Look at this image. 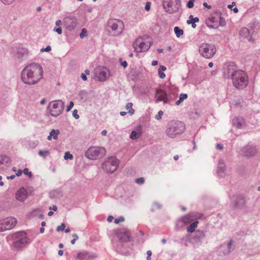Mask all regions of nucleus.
I'll use <instances>...</instances> for the list:
<instances>
[{"label":"nucleus","mask_w":260,"mask_h":260,"mask_svg":"<svg viewBox=\"0 0 260 260\" xmlns=\"http://www.w3.org/2000/svg\"><path fill=\"white\" fill-rule=\"evenodd\" d=\"M54 31L56 32L59 35L62 34V29L61 27H58V28H54Z\"/></svg>","instance_id":"obj_53"},{"label":"nucleus","mask_w":260,"mask_h":260,"mask_svg":"<svg viewBox=\"0 0 260 260\" xmlns=\"http://www.w3.org/2000/svg\"><path fill=\"white\" fill-rule=\"evenodd\" d=\"M108 26L113 32V36H117L120 35L124 29V23L119 19H112L108 22Z\"/></svg>","instance_id":"obj_8"},{"label":"nucleus","mask_w":260,"mask_h":260,"mask_svg":"<svg viewBox=\"0 0 260 260\" xmlns=\"http://www.w3.org/2000/svg\"><path fill=\"white\" fill-rule=\"evenodd\" d=\"M61 24H62V22H61V20H57L55 22V25L58 27H60V25H61Z\"/></svg>","instance_id":"obj_59"},{"label":"nucleus","mask_w":260,"mask_h":260,"mask_svg":"<svg viewBox=\"0 0 260 260\" xmlns=\"http://www.w3.org/2000/svg\"><path fill=\"white\" fill-rule=\"evenodd\" d=\"M144 179L143 177H140L136 179V182L138 184H143L144 183Z\"/></svg>","instance_id":"obj_41"},{"label":"nucleus","mask_w":260,"mask_h":260,"mask_svg":"<svg viewBox=\"0 0 260 260\" xmlns=\"http://www.w3.org/2000/svg\"><path fill=\"white\" fill-rule=\"evenodd\" d=\"M38 154L40 156L45 157L49 154V151L48 150H40Z\"/></svg>","instance_id":"obj_36"},{"label":"nucleus","mask_w":260,"mask_h":260,"mask_svg":"<svg viewBox=\"0 0 260 260\" xmlns=\"http://www.w3.org/2000/svg\"><path fill=\"white\" fill-rule=\"evenodd\" d=\"M239 34L241 37L247 39L249 41H253V39L252 38L253 31H251V30L249 29L247 27L242 28L240 30Z\"/></svg>","instance_id":"obj_23"},{"label":"nucleus","mask_w":260,"mask_h":260,"mask_svg":"<svg viewBox=\"0 0 260 260\" xmlns=\"http://www.w3.org/2000/svg\"><path fill=\"white\" fill-rule=\"evenodd\" d=\"M256 25H257V24L255 22L251 23L249 24V25H248L249 29L251 30V31H253V34L254 32V29L256 27Z\"/></svg>","instance_id":"obj_38"},{"label":"nucleus","mask_w":260,"mask_h":260,"mask_svg":"<svg viewBox=\"0 0 260 260\" xmlns=\"http://www.w3.org/2000/svg\"><path fill=\"white\" fill-rule=\"evenodd\" d=\"M59 134V131L58 129H52L50 132V135L53 137L54 140H57L58 139V136Z\"/></svg>","instance_id":"obj_32"},{"label":"nucleus","mask_w":260,"mask_h":260,"mask_svg":"<svg viewBox=\"0 0 260 260\" xmlns=\"http://www.w3.org/2000/svg\"><path fill=\"white\" fill-rule=\"evenodd\" d=\"M154 206L156 207L157 209H160L161 208V205L158 203H154Z\"/></svg>","instance_id":"obj_57"},{"label":"nucleus","mask_w":260,"mask_h":260,"mask_svg":"<svg viewBox=\"0 0 260 260\" xmlns=\"http://www.w3.org/2000/svg\"><path fill=\"white\" fill-rule=\"evenodd\" d=\"M132 107H133V104L132 103H127L125 107V108L126 110H129V111H128V113L131 114V115L134 114V113L135 112V110H134V109H133L132 108Z\"/></svg>","instance_id":"obj_35"},{"label":"nucleus","mask_w":260,"mask_h":260,"mask_svg":"<svg viewBox=\"0 0 260 260\" xmlns=\"http://www.w3.org/2000/svg\"><path fill=\"white\" fill-rule=\"evenodd\" d=\"M231 80L234 86L239 89H244L248 84V78L246 73L241 70L237 72Z\"/></svg>","instance_id":"obj_3"},{"label":"nucleus","mask_w":260,"mask_h":260,"mask_svg":"<svg viewBox=\"0 0 260 260\" xmlns=\"http://www.w3.org/2000/svg\"><path fill=\"white\" fill-rule=\"evenodd\" d=\"M24 174L25 175H28V176L29 177V178H31L32 176V174L31 173V172H29L28 171V169L27 168H25L23 171Z\"/></svg>","instance_id":"obj_39"},{"label":"nucleus","mask_w":260,"mask_h":260,"mask_svg":"<svg viewBox=\"0 0 260 260\" xmlns=\"http://www.w3.org/2000/svg\"><path fill=\"white\" fill-rule=\"evenodd\" d=\"M78 111L76 109H75L73 111V116L75 117V119H78L79 118V115L77 114Z\"/></svg>","instance_id":"obj_48"},{"label":"nucleus","mask_w":260,"mask_h":260,"mask_svg":"<svg viewBox=\"0 0 260 260\" xmlns=\"http://www.w3.org/2000/svg\"><path fill=\"white\" fill-rule=\"evenodd\" d=\"M225 165L222 160H220L218 161L217 167V174L219 176H222L221 174L223 173L225 171Z\"/></svg>","instance_id":"obj_30"},{"label":"nucleus","mask_w":260,"mask_h":260,"mask_svg":"<svg viewBox=\"0 0 260 260\" xmlns=\"http://www.w3.org/2000/svg\"><path fill=\"white\" fill-rule=\"evenodd\" d=\"M156 103L163 101L164 104L168 102V95L164 90L161 89H157L156 90Z\"/></svg>","instance_id":"obj_20"},{"label":"nucleus","mask_w":260,"mask_h":260,"mask_svg":"<svg viewBox=\"0 0 260 260\" xmlns=\"http://www.w3.org/2000/svg\"><path fill=\"white\" fill-rule=\"evenodd\" d=\"M199 223V221L198 220H195L193 222H192L186 229L187 231L189 233H193L195 231L196 229L198 226V224Z\"/></svg>","instance_id":"obj_31"},{"label":"nucleus","mask_w":260,"mask_h":260,"mask_svg":"<svg viewBox=\"0 0 260 260\" xmlns=\"http://www.w3.org/2000/svg\"><path fill=\"white\" fill-rule=\"evenodd\" d=\"M139 129L137 131H133L130 135V138L132 140H136L140 138L142 135L141 125H139Z\"/></svg>","instance_id":"obj_29"},{"label":"nucleus","mask_w":260,"mask_h":260,"mask_svg":"<svg viewBox=\"0 0 260 260\" xmlns=\"http://www.w3.org/2000/svg\"><path fill=\"white\" fill-rule=\"evenodd\" d=\"M41 212V210L39 208H37L35 209L31 213L32 214H35L36 213H40Z\"/></svg>","instance_id":"obj_58"},{"label":"nucleus","mask_w":260,"mask_h":260,"mask_svg":"<svg viewBox=\"0 0 260 260\" xmlns=\"http://www.w3.org/2000/svg\"><path fill=\"white\" fill-rule=\"evenodd\" d=\"M87 35V30L85 28H83L80 34V38L82 39Z\"/></svg>","instance_id":"obj_42"},{"label":"nucleus","mask_w":260,"mask_h":260,"mask_svg":"<svg viewBox=\"0 0 260 260\" xmlns=\"http://www.w3.org/2000/svg\"><path fill=\"white\" fill-rule=\"evenodd\" d=\"M81 78H82V79L83 80V81H86L87 80V77L86 76L85 74H82L81 75Z\"/></svg>","instance_id":"obj_60"},{"label":"nucleus","mask_w":260,"mask_h":260,"mask_svg":"<svg viewBox=\"0 0 260 260\" xmlns=\"http://www.w3.org/2000/svg\"><path fill=\"white\" fill-rule=\"evenodd\" d=\"M73 158V156L72 154L70 153L69 151L66 152L64 155V159L66 160L67 159H72Z\"/></svg>","instance_id":"obj_37"},{"label":"nucleus","mask_w":260,"mask_h":260,"mask_svg":"<svg viewBox=\"0 0 260 260\" xmlns=\"http://www.w3.org/2000/svg\"><path fill=\"white\" fill-rule=\"evenodd\" d=\"M162 115H163V112L162 111H159L158 112V114L155 115V118L157 120L160 119L161 118Z\"/></svg>","instance_id":"obj_45"},{"label":"nucleus","mask_w":260,"mask_h":260,"mask_svg":"<svg viewBox=\"0 0 260 260\" xmlns=\"http://www.w3.org/2000/svg\"><path fill=\"white\" fill-rule=\"evenodd\" d=\"M121 65L124 68H126L127 66V63L126 61H123L121 62Z\"/></svg>","instance_id":"obj_55"},{"label":"nucleus","mask_w":260,"mask_h":260,"mask_svg":"<svg viewBox=\"0 0 260 260\" xmlns=\"http://www.w3.org/2000/svg\"><path fill=\"white\" fill-rule=\"evenodd\" d=\"M22 171L21 170H19L18 171V172L16 173V175L17 176H20L22 175Z\"/></svg>","instance_id":"obj_64"},{"label":"nucleus","mask_w":260,"mask_h":260,"mask_svg":"<svg viewBox=\"0 0 260 260\" xmlns=\"http://www.w3.org/2000/svg\"><path fill=\"white\" fill-rule=\"evenodd\" d=\"M118 165V160L115 157L112 156L104 161L102 164V168L107 173L112 174L116 170Z\"/></svg>","instance_id":"obj_7"},{"label":"nucleus","mask_w":260,"mask_h":260,"mask_svg":"<svg viewBox=\"0 0 260 260\" xmlns=\"http://www.w3.org/2000/svg\"><path fill=\"white\" fill-rule=\"evenodd\" d=\"M206 233L204 231L197 230L194 236L192 238V242L196 244H201L206 238Z\"/></svg>","instance_id":"obj_21"},{"label":"nucleus","mask_w":260,"mask_h":260,"mask_svg":"<svg viewBox=\"0 0 260 260\" xmlns=\"http://www.w3.org/2000/svg\"><path fill=\"white\" fill-rule=\"evenodd\" d=\"M216 148H217V149H219V150H222V149H223V146H222V144H217L216 145Z\"/></svg>","instance_id":"obj_56"},{"label":"nucleus","mask_w":260,"mask_h":260,"mask_svg":"<svg viewBox=\"0 0 260 260\" xmlns=\"http://www.w3.org/2000/svg\"><path fill=\"white\" fill-rule=\"evenodd\" d=\"M28 197V192L23 187L18 190L15 193V198L20 202H24Z\"/></svg>","instance_id":"obj_22"},{"label":"nucleus","mask_w":260,"mask_h":260,"mask_svg":"<svg viewBox=\"0 0 260 260\" xmlns=\"http://www.w3.org/2000/svg\"><path fill=\"white\" fill-rule=\"evenodd\" d=\"M141 37L136 39L133 43V46L135 51L137 52H142L147 51L152 45V42H148L147 44L143 41Z\"/></svg>","instance_id":"obj_12"},{"label":"nucleus","mask_w":260,"mask_h":260,"mask_svg":"<svg viewBox=\"0 0 260 260\" xmlns=\"http://www.w3.org/2000/svg\"><path fill=\"white\" fill-rule=\"evenodd\" d=\"M246 204L245 200L242 196H238L236 197L234 203L233 204V207L235 209H241Z\"/></svg>","instance_id":"obj_24"},{"label":"nucleus","mask_w":260,"mask_h":260,"mask_svg":"<svg viewBox=\"0 0 260 260\" xmlns=\"http://www.w3.org/2000/svg\"><path fill=\"white\" fill-rule=\"evenodd\" d=\"M49 209L50 210H53V211H56V210H57V207H56V205H53V206H52V207H50L49 208Z\"/></svg>","instance_id":"obj_61"},{"label":"nucleus","mask_w":260,"mask_h":260,"mask_svg":"<svg viewBox=\"0 0 260 260\" xmlns=\"http://www.w3.org/2000/svg\"><path fill=\"white\" fill-rule=\"evenodd\" d=\"M44 71L38 63H31L27 65L21 72V80L25 84L35 85L43 78Z\"/></svg>","instance_id":"obj_1"},{"label":"nucleus","mask_w":260,"mask_h":260,"mask_svg":"<svg viewBox=\"0 0 260 260\" xmlns=\"http://www.w3.org/2000/svg\"><path fill=\"white\" fill-rule=\"evenodd\" d=\"M257 152L258 150L256 146L248 144L241 149L240 154L244 157L250 158L256 155Z\"/></svg>","instance_id":"obj_11"},{"label":"nucleus","mask_w":260,"mask_h":260,"mask_svg":"<svg viewBox=\"0 0 260 260\" xmlns=\"http://www.w3.org/2000/svg\"><path fill=\"white\" fill-rule=\"evenodd\" d=\"M106 152V149L104 147L92 146L86 151L85 155L89 159L95 160L103 157Z\"/></svg>","instance_id":"obj_4"},{"label":"nucleus","mask_w":260,"mask_h":260,"mask_svg":"<svg viewBox=\"0 0 260 260\" xmlns=\"http://www.w3.org/2000/svg\"><path fill=\"white\" fill-rule=\"evenodd\" d=\"M113 219L114 217L112 215H109L107 218V221L110 222H111Z\"/></svg>","instance_id":"obj_62"},{"label":"nucleus","mask_w":260,"mask_h":260,"mask_svg":"<svg viewBox=\"0 0 260 260\" xmlns=\"http://www.w3.org/2000/svg\"><path fill=\"white\" fill-rule=\"evenodd\" d=\"M2 3L6 5H10L13 3L15 0H1Z\"/></svg>","instance_id":"obj_50"},{"label":"nucleus","mask_w":260,"mask_h":260,"mask_svg":"<svg viewBox=\"0 0 260 260\" xmlns=\"http://www.w3.org/2000/svg\"><path fill=\"white\" fill-rule=\"evenodd\" d=\"M151 3L149 2H147L145 6V9L146 11H148L150 9Z\"/></svg>","instance_id":"obj_52"},{"label":"nucleus","mask_w":260,"mask_h":260,"mask_svg":"<svg viewBox=\"0 0 260 260\" xmlns=\"http://www.w3.org/2000/svg\"><path fill=\"white\" fill-rule=\"evenodd\" d=\"M185 129V125L183 122L172 120L168 123L166 134L170 138H175L183 133Z\"/></svg>","instance_id":"obj_2"},{"label":"nucleus","mask_w":260,"mask_h":260,"mask_svg":"<svg viewBox=\"0 0 260 260\" xmlns=\"http://www.w3.org/2000/svg\"><path fill=\"white\" fill-rule=\"evenodd\" d=\"M74 106V103L72 101H71L70 102L69 105L67 106L66 111L67 112H69L71 110V109L73 108Z\"/></svg>","instance_id":"obj_47"},{"label":"nucleus","mask_w":260,"mask_h":260,"mask_svg":"<svg viewBox=\"0 0 260 260\" xmlns=\"http://www.w3.org/2000/svg\"><path fill=\"white\" fill-rule=\"evenodd\" d=\"M10 159L6 155H0V169H4L3 166H8L10 164Z\"/></svg>","instance_id":"obj_27"},{"label":"nucleus","mask_w":260,"mask_h":260,"mask_svg":"<svg viewBox=\"0 0 260 260\" xmlns=\"http://www.w3.org/2000/svg\"><path fill=\"white\" fill-rule=\"evenodd\" d=\"M97 255L94 253H90L87 251L78 253L77 258L80 259L92 260L96 258Z\"/></svg>","instance_id":"obj_26"},{"label":"nucleus","mask_w":260,"mask_h":260,"mask_svg":"<svg viewBox=\"0 0 260 260\" xmlns=\"http://www.w3.org/2000/svg\"><path fill=\"white\" fill-rule=\"evenodd\" d=\"M188 98V95L186 93H181L179 95V99L183 101L184 100Z\"/></svg>","instance_id":"obj_44"},{"label":"nucleus","mask_w":260,"mask_h":260,"mask_svg":"<svg viewBox=\"0 0 260 260\" xmlns=\"http://www.w3.org/2000/svg\"><path fill=\"white\" fill-rule=\"evenodd\" d=\"M17 222V219L10 217L0 220V231L4 232L13 229Z\"/></svg>","instance_id":"obj_10"},{"label":"nucleus","mask_w":260,"mask_h":260,"mask_svg":"<svg viewBox=\"0 0 260 260\" xmlns=\"http://www.w3.org/2000/svg\"><path fill=\"white\" fill-rule=\"evenodd\" d=\"M199 52L203 57L210 59L214 55L216 49L212 44L202 43L199 47Z\"/></svg>","instance_id":"obj_6"},{"label":"nucleus","mask_w":260,"mask_h":260,"mask_svg":"<svg viewBox=\"0 0 260 260\" xmlns=\"http://www.w3.org/2000/svg\"><path fill=\"white\" fill-rule=\"evenodd\" d=\"M51 50V48L50 46H47L46 48H42L41 49V52H44V51H46V52H49L50 51V50Z\"/></svg>","instance_id":"obj_51"},{"label":"nucleus","mask_w":260,"mask_h":260,"mask_svg":"<svg viewBox=\"0 0 260 260\" xmlns=\"http://www.w3.org/2000/svg\"><path fill=\"white\" fill-rule=\"evenodd\" d=\"M200 214L198 213L192 212L188 214L183 216L182 217L181 220L185 224H188L194 220H197V219L200 217Z\"/></svg>","instance_id":"obj_19"},{"label":"nucleus","mask_w":260,"mask_h":260,"mask_svg":"<svg viewBox=\"0 0 260 260\" xmlns=\"http://www.w3.org/2000/svg\"><path fill=\"white\" fill-rule=\"evenodd\" d=\"M239 70L234 62H230L224 69L223 74L225 78L232 79Z\"/></svg>","instance_id":"obj_14"},{"label":"nucleus","mask_w":260,"mask_h":260,"mask_svg":"<svg viewBox=\"0 0 260 260\" xmlns=\"http://www.w3.org/2000/svg\"><path fill=\"white\" fill-rule=\"evenodd\" d=\"M116 235L121 242H127L131 241V236L126 229L118 230L116 232Z\"/></svg>","instance_id":"obj_17"},{"label":"nucleus","mask_w":260,"mask_h":260,"mask_svg":"<svg viewBox=\"0 0 260 260\" xmlns=\"http://www.w3.org/2000/svg\"><path fill=\"white\" fill-rule=\"evenodd\" d=\"M203 6L208 8V9H210L211 8V6L210 5H208L207 3L205 2L203 3Z\"/></svg>","instance_id":"obj_63"},{"label":"nucleus","mask_w":260,"mask_h":260,"mask_svg":"<svg viewBox=\"0 0 260 260\" xmlns=\"http://www.w3.org/2000/svg\"><path fill=\"white\" fill-rule=\"evenodd\" d=\"M193 2L194 0H189V1L187 3V6L188 8H192L193 7Z\"/></svg>","instance_id":"obj_49"},{"label":"nucleus","mask_w":260,"mask_h":260,"mask_svg":"<svg viewBox=\"0 0 260 260\" xmlns=\"http://www.w3.org/2000/svg\"><path fill=\"white\" fill-rule=\"evenodd\" d=\"M233 124L237 128H240L244 124V119L242 117H237L233 119Z\"/></svg>","instance_id":"obj_28"},{"label":"nucleus","mask_w":260,"mask_h":260,"mask_svg":"<svg viewBox=\"0 0 260 260\" xmlns=\"http://www.w3.org/2000/svg\"><path fill=\"white\" fill-rule=\"evenodd\" d=\"M97 77L100 81H106L110 76V72L107 68H103L96 71Z\"/></svg>","instance_id":"obj_18"},{"label":"nucleus","mask_w":260,"mask_h":260,"mask_svg":"<svg viewBox=\"0 0 260 260\" xmlns=\"http://www.w3.org/2000/svg\"><path fill=\"white\" fill-rule=\"evenodd\" d=\"M17 239L13 243L15 247L18 249L22 248L28 242V239L23 232H19L13 235Z\"/></svg>","instance_id":"obj_13"},{"label":"nucleus","mask_w":260,"mask_h":260,"mask_svg":"<svg viewBox=\"0 0 260 260\" xmlns=\"http://www.w3.org/2000/svg\"><path fill=\"white\" fill-rule=\"evenodd\" d=\"M66 227L65 224L62 223L61 224L60 226H58L56 228V231L57 232L62 231L64 230V228Z\"/></svg>","instance_id":"obj_43"},{"label":"nucleus","mask_w":260,"mask_h":260,"mask_svg":"<svg viewBox=\"0 0 260 260\" xmlns=\"http://www.w3.org/2000/svg\"><path fill=\"white\" fill-rule=\"evenodd\" d=\"M233 244V241L232 240H230L227 244L223 243L219 247V253L220 255H226L230 254L231 251L233 250L232 246Z\"/></svg>","instance_id":"obj_16"},{"label":"nucleus","mask_w":260,"mask_h":260,"mask_svg":"<svg viewBox=\"0 0 260 260\" xmlns=\"http://www.w3.org/2000/svg\"><path fill=\"white\" fill-rule=\"evenodd\" d=\"M158 74L159 78L161 79H164L166 77L165 74L161 70H158Z\"/></svg>","instance_id":"obj_46"},{"label":"nucleus","mask_w":260,"mask_h":260,"mask_svg":"<svg viewBox=\"0 0 260 260\" xmlns=\"http://www.w3.org/2000/svg\"><path fill=\"white\" fill-rule=\"evenodd\" d=\"M218 19V17L217 15L216 16H211L206 22V24L209 28H217L219 26Z\"/></svg>","instance_id":"obj_25"},{"label":"nucleus","mask_w":260,"mask_h":260,"mask_svg":"<svg viewBox=\"0 0 260 260\" xmlns=\"http://www.w3.org/2000/svg\"><path fill=\"white\" fill-rule=\"evenodd\" d=\"M219 19V26H223L225 25L226 22L224 18L221 16V13L220 12L216 14Z\"/></svg>","instance_id":"obj_34"},{"label":"nucleus","mask_w":260,"mask_h":260,"mask_svg":"<svg viewBox=\"0 0 260 260\" xmlns=\"http://www.w3.org/2000/svg\"><path fill=\"white\" fill-rule=\"evenodd\" d=\"M174 32L177 38H179L180 36L183 35L184 32L183 30L178 26L174 27Z\"/></svg>","instance_id":"obj_33"},{"label":"nucleus","mask_w":260,"mask_h":260,"mask_svg":"<svg viewBox=\"0 0 260 260\" xmlns=\"http://www.w3.org/2000/svg\"><path fill=\"white\" fill-rule=\"evenodd\" d=\"M162 6L166 12L172 14L178 11L180 2L179 0H163Z\"/></svg>","instance_id":"obj_9"},{"label":"nucleus","mask_w":260,"mask_h":260,"mask_svg":"<svg viewBox=\"0 0 260 260\" xmlns=\"http://www.w3.org/2000/svg\"><path fill=\"white\" fill-rule=\"evenodd\" d=\"M124 221V218L123 216L119 217V218H116L114 219V223L116 224H118L120 222H123Z\"/></svg>","instance_id":"obj_40"},{"label":"nucleus","mask_w":260,"mask_h":260,"mask_svg":"<svg viewBox=\"0 0 260 260\" xmlns=\"http://www.w3.org/2000/svg\"><path fill=\"white\" fill-rule=\"evenodd\" d=\"M64 108V103L61 100L51 101L48 106L50 114L55 117L62 113Z\"/></svg>","instance_id":"obj_5"},{"label":"nucleus","mask_w":260,"mask_h":260,"mask_svg":"<svg viewBox=\"0 0 260 260\" xmlns=\"http://www.w3.org/2000/svg\"><path fill=\"white\" fill-rule=\"evenodd\" d=\"M64 26L69 31H72L77 25V19L73 16H68L64 18L63 20Z\"/></svg>","instance_id":"obj_15"},{"label":"nucleus","mask_w":260,"mask_h":260,"mask_svg":"<svg viewBox=\"0 0 260 260\" xmlns=\"http://www.w3.org/2000/svg\"><path fill=\"white\" fill-rule=\"evenodd\" d=\"M147 256L146 257L147 260H151V256L152 255V252L150 250L147 251Z\"/></svg>","instance_id":"obj_54"}]
</instances>
